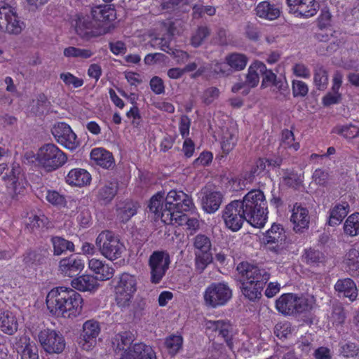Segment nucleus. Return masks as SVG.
Listing matches in <instances>:
<instances>
[{"instance_id":"f257e3e1","label":"nucleus","mask_w":359,"mask_h":359,"mask_svg":"<svg viewBox=\"0 0 359 359\" xmlns=\"http://www.w3.org/2000/svg\"><path fill=\"white\" fill-rule=\"evenodd\" d=\"M267 214L264 193L259 189H252L242 200H234L227 204L222 211V219L228 229L237 231L245 221L254 227H263Z\"/></svg>"},{"instance_id":"f03ea898","label":"nucleus","mask_w":359,"mask_h":359,"mask_svg":"<svg viewBox=\"0 0 359 359\" xmlns=\"http://www.w3.org/2000/svg\"><path fill=\"white\" fill-rule=\"evenodd\" d=\"M50 313L57 317L72 318L82 311L83 299L72 288L57 287L52 289L46 299Z\"/></svg>"},{"instance_id":"7ed1b4c3","label":"nucleus","mask_w":359,"mask_h":359,"mask_svg":"<svg viewBox=\"0 0 359 359\" xmlns=\"http://www.w3.org/2000/svg\"><path fill=\"white\" fill-rule=\"evenodd\" d=\"M194 207L191 198L182 191L171 190L165 198L164 211L161 213V221L168 224H172L177 215L189 211Z\"/></svg>"},{"instance_id":"20e7f679","label":"nucleus","mask_w":359,"mask_h":359,"mask_svg":"<svg viewBox=\"0 0 359 359\" xmlns=\"http://www.w3.org/2000/svg\"><path fill=\"white\" fill-rule=\"evenodd\" d=\"M36 160L43 168L51 172L62 167L67 162V156L55 144L48 143L39 149Z\"/></svg>"},{"instance_id":"39448f33","label":"nucleus","mask_w":359,"mask_h":359,"mask_svg":"<svg viewBox=\"0 0 359 359\" xmlns=\"http://www.w3.org/2000/svg\"><path fill=\"white\" fill-rule=\"evenodd\" d=\"M137 278L130 273H123L117 280L115 285V299L121 308L128 307L137 291Z\"/></svg>"},{"instance_id":"423d86ee","label":"nucleus","mask_w":359,"mask_h":359,"mask_svg":"<svg viewBox=\"0 0 359 359\" xmlns=\"http://www.w3.org/2000/svg\"><path fill=\"white\" fill-rule=\"evenodd\" d=\"M95 245L101 255L111 261L120 258L125 250L124 245L110 231H102L96 238Z\"/></svg>"},{"instance_id":"0eeeda50","label":"nucleus","mask_w":359,"mask_h":359,"mask_svg":"<svg viewBox=\"0 0 359 359\" xmlns=\"http://www.w3.org/2000/svg\"><path fill=\"white\" fill-rule=\"evenodd\" d=\"M276 308L284 316H294L309 309L308 299L302 295L285 293L276 301Z\"/></svg>"},{"instance_id":"6e6552de","label":"nucleus","mask_w":359,"mask_h":359,"mask_svg":"<svg viewBox=\"0 0 359 359\" xmlns=\"http://www.w3.org/2000/svg\"><path fill=\"white\" fill-rule=\"evenodd\" d=\"M193 245L196 271L198 273H201L213 260L211 252V241L207 236L198 234L193 238Z\"/></svg>"},{"instance_id":"1a4fd4ad","label":"nucleus","mask_w":359,"mask_h":359,"mask_svg":"<svg viewBox=\"0 0 359 359\" xmlns=\"http://www.w3.org/2000/svg\"><path fill=\"white\" fill-rule=\"evenodd\" d=\"M232 297V291L227 284L213 283L210 284L204 293L205 304L212 308L226 304Z\"/></svg>"},{"instance_id":"9d476101","label":"nucleus","mask_w":359,"mask_h":359,"mask_svg":"<svg viewBox=\"0 0 359 359\" xmlns=\"http://www.w3.org/2000/svg\"><path fill=\"white\" fill-rule=\"evenodd\" d=\"M236 270L240 275L241 281H250L258 285L265 286L270 278V273L266 269L248 262L240 263Z\"/></svg>"},{"instance_id":"9b49d317","label":"nucleus","mask_w":359,"mask_h":359,"mask_svg":"<svg viewBox=\"0 0 359 359\" xmlns=\"http://www.w3.org/2000/svg\"><path fill=\"white\" fill-rule=\"evenodd\" d=\"M38 340L41 347L48 353H60L65 347L63 336L54 330H41L38 334Z\"/></svg>"},{"instance_id":"f8f14e48","label":"nucleus","mask_w":359,"mask_h":359,"mask_svg":"<svg viewBox=\"0 0 359 359\" xmlns=\"http://www.w3.org/2000/svg\"><path fill=\"white\" fill-rule=\"evenodd\" d=\"M170 263L169 254L165 251H154L149 257L151 281L158 283L165 276Z\"/></svg>"},{"instance_id":"ddd939ff","label":"nucleus","mask_w":359,"mask_h":359,"mask_svg":"<svg viewBox=\"0 0 359 359\" xmlns=\"http://www.w3.org/2000/svg\"><path fill=\"white\" fill-rule=\"evenodd\" d=\"M51 132L55 140L67 149L74 150L79 144L76 134L70 126L65 123L60 122L55 124Z\"/></svg>"},{"instance_id":"4468645a","label":"nucleus","mask_w":359,"mask_h":359,"mask_svg":"<svg viewBox=\"0 0 359 359\" xmlns=\"http://www.w3.org/2000/svg\"><path fill=\"white\" fill-rule=\"evenodd\" d=\"M75 29L77 34L86 40H89L105 33L103 25L97 23V21L89 16L79 18L76 21Z\"/></svg>"},{"instance_id":"2eb2a0df","label":"nucleus","mask_w":359,"mask_h":359,"mask_svg":"<svg viewBox=\"0 0 359 359\" xmlns=\"http://www.w3.org/2000/svg\"><path fill=\"white\" fill-rule=\"evenodd\" d=\"M290 13L309 18L315 15L319 5L315 0H286Z\"/></svg>"},{"instance_id":"dca6fc26","label":"nucleus","mask_w":359,"mask_h":359,"mask_svg":"<svg viewBox=\"0 0 359 359\" xmlns=\"http://www.w3.org/2000/svg\"><path fill=\"white\" fill-rule=\"evenodd\" d=\"M120 359H157L151 346L137 343L126 349Z\"/></svg>"},{"instance_id":"f3484780","label":"nucleus","mask_w":359,"mask_h":359,"mask_svg":"<svg viewBox=\"0 0 359 359\" xmlns=\"http://www.w3.org/2000/svg\"><path fill=\"white\" fill-rule=\"evenodd\" d=\"M100 332L99 323L94 320L86 321L83 325V331L81 338L84 343L82 346L84 349L89 350L95 344V339Z\"/></svg>"},{"instance_id":"a211bd4d","label":"nucleus","mask_w":359,"mask_h":359,"mask_svg":"<svg viewBox=\"0 0 359 359\" xmlns=\"http://www.w3.org/2000/svg\"><path fill=\"white\" fill-rule=\"evenodd\" d=\"M83 268V261L75 255L64 258L59 262V270L65 276L73 277L79 274Z\"/></svg>"},{"instance_id":"6ab92c4d","label":"nucleus","mask_w":359,"mask_h":359,"mask_svg":"<svg viewBox=\"0 0 359 359\" xmlns=\"http://www.w3.org/2000/svg\"><path fill=\"white\" fill-rule=\"evenodd\" d=\"M15 346L21 359H39L38 348L27 335L20 336Z\"/></svg>"},{"instance_id":"aec40b11","label":"nucleus","mask_w":359,"mask_h":359,"mask_svg":"<svg viewBox=\"0 0 359 359\" xmlns=\"http://www.w3.org/2000/svg\"><path fill=\"white\" fill-rule=\"evenodd\" d=\"M309 219L308 210L296 203L294 205L290 219L294 224V231L296 233L304 232L305 229L309 228Z\"/></svg>"},{"instance_id":"412c9836","label":"nucleus","mask_w":359,"mask_h":359,"mask_svg":"<svg viewBox=\"0 0 359 359\" xmlns=\"http://www.w3.org/2000/svg\"><path fill=\"white\" fill-rule=\"evenodd\" d=\"M286 238L285 232L280 224L274 223L270 229L266 232L265 239L266 243L276 244L272 250L279 252L283 248V244Z\"/></svg>"},{"instance_id":"4be33fe9","label":"nucleus","mask_w":359,"mask_h":359,"mask_svg":"<svg viewBox=\"0 0 359 359\" xmlns=\"http://www.w3.org/2000/svg\"><path fill=\"white\" fill-rule=\"evenodd\" d=\"M118 190V183L117 180L106 182L98 189L97 198L100 203L107 205L114 199Z\"/></svg>"},{"instance_id":"5701e85b","label":"nucleus","mask_w":359,"mask_h":359,"mask_svg":"<svg viewBox=\"0 0 359 359\" xmlns=\"http://www.w3.org/2000/svg\"><path fill=\"white\" fill-rule=\"evenodd\" d=\"M223 195L219 191H205L201 199L203 209L208 213H214L220 207Z\"/></svg>"},{"instance_id":"b1692460","label":"nucleus","mask_w":359,"mask_h":359,"mask_svg":"<svg viewBox=\"0 0 359 359\" xmlns=\"http://www.w3.org/2000/svg\"><path fill=\"white\" fill-rule=\"evenodd\" d=\"M89 269L96 275L97 280H107L111 278L114 273L113 267L97 259H91L88 262Z\"/></svg>"},{"instance_id":"393cba45","label":"nucleus","mask_w":359,"mask_h":359,"mask_svg":"<svg viewBox=\"0 0 359 359\" xmlns=\"http://www.w3.org/2000/svg\"><path fill=\"white\" fill-rule=\"evenodd\" d=\"M208 329L218 334L224 339L229 346L232 344V325L229 321L210 320L208 323Z\"/></svg>"},{"instance_id":"a878e982","label":"nucleus","mask_w":359,"mask_h":359,"mask_svg":"<svg viewBox=\"0 0 359 359\" xmlns=\"http://www.w3.org/2000/svg\"><path fill=\"white\" fill-rule=\"evenodd\" d=\"M222 130V149L224 153L229 154L236 144L238 130L233 124L223 126Z\"/></svg>"},{"instance_id":"bb28decb","label":"nucleus","mask_w":359,"mask_h":359,"mask_svg":"<svg viewBox=\"0 0 359 359\" xmlns=\"http://www.w3.org/2000/svg\"><path fill=\"white\" fill-rule=\"evenodd\" d=\"M71 285L74 289L81 292H93L99 287L97 278L91 275H82L74 278Z\"/></svg>"},{"instance_id":"cd10ccee","label":"nucleus","mask_w":359,"mask_h":359,"mask_svg":"<svg viewBox=\"0 0 359 359\" xmlns=\"http://www.w3.org/2000/svg\"><path fill=\"white\" fill-rule=\"evenodd\" d=\"M337 292L353 302L358 297V290L355 283L351 278L339 279L334 285Z\"/></svg>"},{"instance_id":"c85d7f7f","label":"nucleus","mask_w":359,"mask_h":359,"mask_svg":"<svg viewBox=\"0 0 359 359\" xmlns=\"http://www.w3.org/2000/svg\"><path fill=\"white\" fill-rule=\"evenodd\" d=\"M20 173V168L18 166H12L10 169L7 164H0V177L6 182L8 189L15 191L16 184L18 182V175Z\"/></svg>"},{"instance_id":"c756f323","label":"nucleus","mask_w":359,"mask_h":359,"mask_svg":"<svg viewBox=\"0 0 359 359\" xmlns=\"http://www.w3.org/2000/svg\"><path fill=\"white\" fill-rule=\"evenodd\" d=\"M260 65L261 62L256 61L249 67L248 73L245 75V81L236 83L237 89L242 88H252L257 86L259 81Z\"/></svg>"},{"instance_id":"7c9ffc66","label":"nucleus","mask_w":359,"mask_h":359,"mask_svg":"<svg viewBox=\"0 0 359 359\" xmlns=\"http://www.w3.org/2000/svg\"><path fill=\"white\" fill-rule=\"evenodd\" d=\"M90 158L97 165L109 169L114 167V160L112 154L103 148H95L90 152Z\"/></svg>"},{"instance_id":"2f4dec72","label":"nucleus","mask_w":359,"mask_h":359,"mask_svg":"<svg viewBox=\"0 0 359 359\" xmlns=\"http://www.w3.org/2000/svg\"><path fill=\"white\" fill-rule=\"evenodd\" d=\"M91 176L84 169L76 168L69 171L66 177V182L71 185L83 187L90 183Z\"/></svg>"},{"instance_id":"473e14b6","label":"nucleus","mask_w":359,"mask_h":359,"mask_svg":"<svg viewBox=\"0 0 359 359\" xmlns=\"http://www.w3.org/2000/svg\"><path fill=\"white\" fill-rule=\"evenodd\" d=\"M18 322L15 316L9 311L0 309V329L8 334H13L18 330Z\"/></svg>"},{"instance_id":"72a5a7b5","label":"nucleus","mask_w":359,"mask_h":359,"mask_svg":"<svg viewBox=\"0 0 359 359\" xmlns=\"http://www.w3.org/2000/svg\"><path fill=\"white\" fill-rule=\"evenodd\" d=\"M350 210V205L348 202L336 204L330 210L328 224L330 226L339 224L346 217Z\"/></svg>"},{"instance_id":"f704fd0d","label":"nucleus","mask_w":359,"mask_h":359,"mask_svg":"<svg viewBox=\"0 0 359 359\" xmlns=\"http://www.w3.org/2000/svg\"><path fill=\"white\" fill-rule=\"evenodd\" d=\"M260 74L262 77V88L275 87L281 89L283 82L280 79H277L276 75L271 70L266 68V66L261 62Z\"/></svg>"},{"instance_id":"c9c22d12","label":"nucleus","mask_w":359,"mask_h":359,"mask_svg":"<svg viewBox=\"0 0 359 359\" xmlns=\"http://www.w3.org/2000/svg\"><path fill=\"white\" fill-rule=\"evenodd\" d=\"M91 15L97 23L102 25V22L114 20L115 10L111 8V5L99 6L92 8Z\"/></svg>"},{"instance_id":"e433bc0d","label":"nucleus","mask_w":359,"mask_h":359,"mask_svg":"<svg viewBox=\"0 0 359 359\" xmlns=\"http://www.w3.org/2000/svg\"><path fill=\"white\" fill-rule=\"evenodd\" d=\"M45 262V256L39 250L28 249L22 255V262L25 267L34 268Z\"/></svg>"},{"instance_id":"4c0bfd02","label":"nucleus","mask_w":359,"mask_h":359,"mask_svg":"<svg viewBox=\"0 0 359 359\" xmlns=\"http://www.w3.org/2000/svg\"><path fill=\"white\" fill-rule=\"evenodd\" d=\"M256 12L259 17L270 20H275L280 15L279 8L268 1L259 3L256 8Z\"/></svg>"},{"instance_id":"58836bf2","label":"nucleus","mask_w":359,"mask_h":359,"mask_svg":"<svg viewBox=\"0 0 359 359\" xmlns=\"http://www.w3.org/2000/svg\"><path fill=\"white\" fill-rule=\"evenodd\" d=\"M138 207L137 203L131 201L120 203L117 208V216L118 219L122 222L126 223L137 213Z\"/></svg>"},{"instance_id":"ea45409f","label":"nucleus","mask_w":359,"mask_h":359,"mask_svg":"<svg viewBox=\"0 0 359 359\" xmlns=\"http://www.w3.org/2000/svg\"><path fill=\"white\" fill-rule=\"evenodd\" d=\"M241 291L243 294L250 301L255 302L262 297V292L264 287V285L251 283L250 281H241Z\"/></svg>"},{"instance_id":"a19ab883","label":"nucleus","mask_w":359,"mask_h":359,"mask_svg":"<svg viewBox=\"0 0 359 359\" xmlns=\"http://www.w3.org/2000/svg\"><path fill=\"white\" fill-rule=\"evenodd\" d=\"M50 102L43 93H39L28 106L29 112L34 115H41L48 110Z\"/></svg>"},{"instance_id":"79ce46f5","label":"nucleus","mask_w":359,"mask_h":359,"mask_svg":"<svg viewBox=\"0 0 359 359\" xmlns=\"http://www.w3.org/2000/svg\"><path fill=\"white\" fill-rule=\"evenodd\" d=\"M344 263L348 271L353 275L359 274V252L355 248H351L345 255Z\"/></svg>"},{"instance_id":"37998d69","label":"nucleus","mask_w":359,"mask_h":359,"mask_svg":"<svg viewBox=\"0 0 359 359\" xmlns=\"http://www.w3.org/2000/svg\"><path fill=\"white\" fill-rule=\"evenodd\" d=\"M134 339V334L131 332H121L116 334L112 339V347L115 351L124 350L125 346L130 345Z\"/></svg>"},{"instance_id":"c03bdc74","label":"nucleus","mask_w":359,"mask_h":359,"mask_svg":"<svg viewBox=\"0 0 359 359\" xmlns=\"http://www.w3.org/2000/svg\"><path fill=\"white\" fill-rule=\"evenodd\" d=\"M302 259L306 264L311 266H318L320 264L325 262L324 254L318 250L313 248L305 250Z\"/></svg>"},{"instance_id":"a18cd8bd","label":"nucleus","mask_w":359,"mask_h":359,"mask_svg":"<svg viewBox=\"0 0 359 359\" xmlns=\"http://www.w3.org/2000/svg\"><path fill=\"white\" fill-rule=\"evenodd\" d=\"M225 61L230 68L241 71L246 67L248 57L244 54L233 53L225 57Z\"/></svg>"},{"instance_id":"49530a36","label":"nucleus","mask_w":359,"mask_h":359,"mask_svg":"<svg viewBox=\"0 0 359 359\" xmlns=\"http://www.w3.org/2000/svg\"><path fill=\"white\" fill-rule=\"evenodd\" d=\"M55 255H60L67 250L73 252L74 245L72 241H67L60 236H54L51 238Z\"/></svg>"},{"instance_id":"de8ad7c7","label":"nucleus","mask_w":359,"mask_h":359,"mask_svg":"<svg viewBox=\"0 0 359 359\" xmlns=\"http://www.w3.org/2000/svg\"><path fill=\"white\" fill-rule=\"evenodd\" d=\"M344 233L353 237L359 234V212L349 215L344 224Z\"/></svg>"},{"instance_id":"09e8293b","label":"nucleus","mask_w":359,"mask_h":359,"mask_svg":"<svg viewBox=\"0 0 359 359\" xmlns=\"http://www.w3.org/2000/svg\"><path fill=\"white\" fill-rule=\"evenodd\" d=\"M164 192L159 191L154 195L149 200L148 208L149 211L153 212L156 217L161 219V213L164 211L165 204H163Z\"/></svg>"},{"instance_id":"8fccbe9b","label":"nucleus","mask_w":359,"mask_h":359,"mask_svg":"<svg viewBox=\"0 0 359 359\" xmlns=\"http://www.w3.org/2000/svg\"><path fill=\"white\" fill-rule=\"evenodd\" d=\"M211 34L210 29L207 26H199L193 33L191 38V44L198 48L201 46L205 39L210 36Z\"/></svg>"},{"instance_id":"3c124183","label":"nucleus","mask_w":359,"mask_h":359,"mask_svg":"<svg viewBox=\"0 0 359 359\" xmlns=\"http://www.w3.org/2000/svg\"><path fill=\"white\" fill-rule=\"evenodd\" d=\"M332 132L348 139L359 136V128L352 124L337 126L333 128Z\"/></svg>"},{"instance_id":"603ef678","label":"nucleus","mask_w":359,"mask_h":359,"mask_svg":"<svg viewBox=\"0 0 359 359\" xmlns=\"http://www.w3.org/2000/svg\"><path fill=\"white\" fill-rule=\"evenodd\" d=\"M183 339L180 335H171L165 340V346L169 354L175 355L182 346Z\"/></svg>"},{"instance_id":"864d4df0","label":"nucleus","mask_w":359,"mask_h":359,"mask_svg":"<svg viewBox=\"0 0 359 359\" xmlns=\"http://www.w3.org/2000/svg\"><path fill=\"white\" fill-rule=\"evenodd\" d=\"M258 175H259V172L253 165L249 172H245L241 178L235 181V182H238L237 188L239 189H248L247 185L251 184L254 181L255 176Z\"/></svg>"},{"instance_id":"5fc2aeb1","label":"nucleus","mask_w":359,"mask_h":359,"mask_svg":"<svg viewBox=\"0 0 359 359\" xmlns=\"http://www.w3.org/2000/svg\"><path fill=\"white\" fill-rule=\"evenodd\" d=\"M172 224H177L180 226L186 224L189 229H193L194 231L198 229L199 227L198 220L195 217L189 218L185 213L177 215V217L173 219V223Z\"/></svg>"},{"instance_id":"6e6d98bb","label":"nucleus","mask_w":359,"mask_h":359,"mask_svg":"<svg viewBox=\"0 0 359 359\" xmlns=\"http://www.w3.org/2000/svg\"><path fill=\"white\" fill-rule=\"evenodd\" d=\"M14 11L15 8L11 6L6 5L0 6V30L1 31L3 28L8 27L11 29L9 26H8V23L7 20H15L14 19Z\"/></svg>"},{"instance_id":"4d7b16f0","label":"nucleus","mask_w":359,"mask_h":359,"mask_svg":"<svg viewBox=\"0 0 359 359\" xmlns=\"http://www.w3.org/2000/svg\"><path fill=\"white\" fill-rule=\"evenodd\" d=\"M314 83L318 88H325L328 83L327 72L321 65H317L315 68Z\"/></svg>"},{"instance_id":"13d9d810","label":"nucleus","mask_w":359,"mask_h":359,"mask_svg":"<svg viewBox=\"0 0 359 359\" xmlns=\"http://www.w3.org/2000/svg\"><path fill=\"white\" fill-rule=\"evenodd\" d=\"M64 55L66 57H74L86 59L90 57L93 55V53L88 49H81L69 46L64 50Z\"/></svg>"},{"instance_id":"bf43d9fd","label":"nucleus","mask_w":359,"mask_h":359,"mask_svg":"<svg viewBox=\"0 0 359 359\" xmlns=\"http://www.w3.org/2000/svg\"><path fill=\"white\" fill-rule=\"evenodd\" d=\"M46 198L54 206L62 207L66 205L65 196L54 190H48L46 191Z\"/></svg>"},{"instance_id":"052dcab7","label":"nucleus","mask_w":359,"mask_h":359,"mask_svg":"<svg viewBox=\"0 0 359 359\" xmlns=\"http://www.w3.org/2000/svg\"><path fill=\"white\" fill-rule=\"evenodd\" d=\"M14 20H7L8 25V26H9L11 27V29H8V27H5V28H3V29L1 31L3 32H8L9 34H18L21 32V31L22 30V27L24 25V23L23 22L20 21V18L18 17V15H17V13L15 11V10L14 11Z\"/></svg>"},{"instance_id":"680f3d73","label":"nucleus","mask_w":359,"mask_h":359,"mask_svg":"<svg viewBox=\"0 0 359 359\" xmlns=\"http://www.w3.org/2000/svg\"><path fill=\"white\" fill-rule=\"evenodd\" d=\"M292 331V327L289 322L278 323L274 327V334L280 339L288 337Z\"/></svg>"},{"instance_id":"e2e57ef3","label":"nucleus","mask_w":359,"mask_h":359,"mask_svg":"<svg viewBox=\"0 0 359 359\" xmlns=\"http://www.w3.org/2000/svg\"><path fill=\"white\" fill-rule=\"evenodd\" d=\"M294 142V136L293 133L289 130H284L282 133L281 145L285 148H293L297 151L299 148V144Z\"/></svg>"},{"instance_id":"0e129e2a","label":"nucleus","mask_w":359,"mask_h":359,"mask_svg":"<svg viewBox=\"0 0 359 359\" xmlns=\"http://www.w3.org/2000/svg\"><path fill=\"white\" fill-rule=\"evenodd\" d=\"M346 313L344 307L341 304H335L332 307L331 320L334 324L341 325L346 319Z\"/></svg>"},{"instance_id":"69168bd1","label":"nucleus","mask_w":359,"mask_h":359,"mask_svg":"<svg viewBox=\"0 0 359 359\" xmlns=\"http://www.w3.org/2000/svg\"><path fill=\"white\" fill-rule=\"evenodd\" d=\"M47 218L43 215H32L29 217V222L27 223V227L30 228L32 231L35 229L43 227L46 225Z\"/></svg>"},{"instance_id":"338daca9","label":"nucleus","mask_w":359,"mask_h":359,"mask_svg":"<svg viewBox=\"0 0 359 359\" xmlns=\"http://www.w3.org/2000/svg\"><path fill=\"white\" fill-rule=\"evenodd\" d=\"M313 181L320 186L325 187L328 183L329 174L322 169H316L313 174Z\"/></svg>"},{"instance_id":"774afa93","label":"nucleus","mask_w":359,"mask_h":359,"mask_svg":"<svg viewBox=\"0 0 359 359\" xmlns=\"http://www.w3.org/2000/svg\"><path fill=\"white\" fill-rule=\"evenodd\" d=\"M341 100V95L339 91H329L323 98V103L325 106L329 107L330 105L339 103Z\"/></svg>"}]
</instances>
